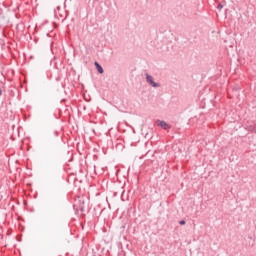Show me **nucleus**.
Masks as SVG:
<instances>
[{"instance_id": "f257e3e1", "label": "nucleus", "mask_w": 256, "mask_h": 256, "mask_svg": "<svg viewBox=\"0 0 256 256\" xmlns=\"http://www.w3.org/2000/svg\"><path fill=\"white\" fill-rule=\"evenodd\" d=\"M146 81L147 83H149V85H151L152 87H161V85H159V83L155 82L153 80V76L146 74Z\"/></svg>"}, {"instance_id": "f03ea898", "label": "nucleus", "mask_w": 256, "mask_h": 256, "mask_svg": "<svg viewBox=\"0 0 256 256\" xmlns=\"http://www.w3.org/2000/svg\"><path fill=\"white\" fill-rule=\"evenodd\" d=\"M78 207L81 211H85V199L79 198V204Z\"/></svg>"}, {"instance_id": "7ed1b4c3", "label": "nucleus", "mask_w": 256, "mask_h": 256, "mask_svg": "<svg viewBox=\"0 0 256 256\" xmlns=\"http://www.w3.org/2000/svg\"><path fill=\"white\" fill-rule=\"evenodd\" d=\"M159 125L162 127V129H169V124L165 123V121H160Z\"/></svg>"}, {"instance_id": "20e7f679", "label": "nucleus", "mask_w": 256, "mask_h": 256, "mask_svg": "<svg viewBox=\"0 0 256 256\" xmlns=\"http://www.w3.org/2000/svg\"><path fill=\"white\" fill-rule=\"evenodd\" d=\"M95 66H96L98 73L103 74V67L100 64H98L97 62H95Z\"/></svg>"}, {"instance_id": "39448f33", "label": "nucleus", "mask_w": 256, "mask_h": 256, "mask_svg": "<svg viewBox=\"0 0 256 256\" xmlns=\"http://www.w3.org/2000/svg\"><path fill=\"white\" fill-rule=\"evenodd\" d=\"M217 9H219V11H221L223 9V5L219 4Z\"/></svg>"}, {"instance_id": "423d86ee", "label": "nucleus", "mask_w": 256, "mask_h": 256, "mask_svg": "<svg viewBox=\"0 0 256 256\" xmlns=\"http://www.w3.org/2000/svg\"><path fill=\"white\" fill-rule=\"evenodd\" d=\"M185 223H186L185 220H181V221L179 222L180 225H185Z\"/></svg>"}, {"instance_id": "0eeeda50", "label": "nucleus", "mask_w": 256, "mask_h": 256, "mask_svg": "<svg viewBox=\"0 0 256 256\" xmlns=\"http://www.w3.org/2000/svg\"><path fill=\"white\" fill-rule=\"evenodd\" d=\"M54 15L55 17H57V10H54Z\"/></svg>"}, {"instance_id": "6e6552de", "label": "nucleus", "mask_w": 256, "mask_h": 256, "mask_svg": "<svg viewBox=\"0 0 256 256\" xmlns=\"http://www.w3.org/2000/svg\"><path fill=\"white\" fill-rule=\"evenodd\" d=\"M3 95V91L0 89V97Z\"/></svg>"}, {"instance_id": "1a4fd4ad", "label": "nucleus", "mask_w": 256, "mask_h": 256, "mask_svg": "<svg viewBox=\"0 0 256 256\" xmlns=\"http://www.w3.org/2000/svg\"><path fill=\"white\" fill-rule=\"evenodd\" d=\"M57 9H58V11H59L60 7H57Z\"/></svg>"}]
</instances>
